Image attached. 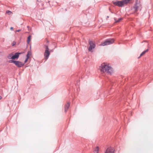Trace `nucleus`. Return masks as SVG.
<instances>
[{
    "mask_svg": "<svg viewBox=\"0 0 153 153\" xmlns=\"http://www.w3.org/2000/svg\"><path fill=\"white\" fill-rule=\"evenodd\" d=\"M100 69V71L103 72H105L110 74L111 73L112 68L104 63L101 64Z\"/></svg>",
    "mask_w": 153,
    "mask_h": 153,
    "instance_id": "1",
    "label": "nucleus"
},
{
    "mask_svg": "<svg viewBox=\"0 0 153 153\" xmlns=\"http://www.w3.org/2000/svg\"><path fill=\"white\" fill-rule=\"evenodd\" d=\"M141 4L138 1H136L133 7L131 8V10L134 13H136L139 9Z\"/></svg>",
    "mask_w": 153,
    "mask_h": 153,
    "instance_id": "2",
    "label": "nucleus"
},
{
    "mask_svg": "<svg viewBox=\"0 0 153 153\" xmlns=\"http://www.w3.org/2000/svg\"><path fill=\"white\" fill-rule=\"evenodd\" d=\"M8 62L10 63H13L18 68H21L24 65V63H23L22 62L18 61L10 60Z\"/></svg>",
    "mask_w": 153,
    "mask_h": 153,
    "instance_id": "3",
    "label": "nucleus"
},
{
    "mask_svg": "<svg viewBox=\"0 0 153 153\" xmlns=\"http://www.w3.org/2000/svg\"><path fill=\"white\" fill-rule=\"evenodd\" d=\"M114 39H106L105 41L102 43V45L104 46L112 44L114 42Z\"/></svg>",
    "mask_w": 153,
    "mask_h": 153,
    "instance_id": "4",
    "label": "nucleus"
},
{
    "mask_svg": "<svg viewBox=\"0 0 153 153\" xmlns=\"http://www.w3.org/2000/svg\"><path fill=\"white\" fill-rule=\"evenodd\" d=\"M88 43L90 45L88 50L89 51L92 52V49H94L95 47V45L93 41L90 40H89Z\"/></svg>",
    "mask_w": 153,
    "mask_h": 153,
    "instance_id": "5",
    "label": "nucleus"
},
{
    "mask_svg": "<svg viewBox=\"0 0 153 153\" xmlns=\"http://www.w3.org/2000/svg\"><path fill=\"white\" fill-rule=\"evenodd\" d=\"M50 54V52L49 51L45 50L44 53V56L45 61L47 60Z\"/></svg>",
    "mask_w": 153,
    "mask_h": 153,
    "instance_id": "6",
    "label": "nucleus"
},
{
    "mask_svg": "<svg viewBox=\"0 0 153 153\" xmlns=\"http://www.w3.org/2000/svg\"><path fill=\"white\" fill-rule=\"evenodd\" d=\"M113 4L116 6L119 7L123 6V2L122 1H113Z\"/></svg>",
    "mask_w": 153,
    "mask_h": 153,
    "instance_id": "7",
    "label": "nucleus"
},
{
    "mask_svg": "<svg viewBox=\"0 0 153 153\" xmlns=\"http://www.w3.org/2000/svg\"><path fill=\"white\" fill-rule=\"evenodd\" d=\"M22 53V52H17L14 55H13V54L12 56L13 59L15 60L16 59H18L19 57V55Z\"/></svg>",
    "mask_w": 153,
    "mask_h": 153,
    "instance_id": "8",
    "label": "nucleus"
},
{
    "mask_svg": "<svg viewBox=\"0 0 153 153\" xmlns=\"http://www.w3.org/2000/svg\"><path fill=\"white\" fill-rule=\"evenodd\" d=\"M114 150L111 147L108 148L106 150L105 153H114Z\"/></svg>",
    "mask_w": 153,
    "mask_h": 153,
    "instance_id": "9",
    "label": "nucleus"
},
{
    "mask_svg": "<svg viewBox=\"0 0 153 153\" xmlns=\"http://www.w3.org/2000/svg\"><path fill=\"white\" fill-rule=\"evenodd\" d=\"M70 106V104L69 102H68L65 105V111L66 112Z\"/></svg>",
    "mask_w": 153,
    "mask_h": 153,
    "instance_id": "10",
    "label": "nucleus"
},
{
    "mask_svg": "<svg viewBox=\"0 0 153 153\" xmlns=\"http://www.w3.org/2000/svg\"><path fill=\"white\" fill-rule=\"evenodd\" d=\"M130 0H122L123 2V6L124 4H127L128 3Z\"/></svg>",
    "mask_w": 153,
    "mask_h": 153,
    "instance_id": "11",
    "label": "nucleus"
},
{
    "mask_svg": "<svg viewBox=\"0 0 153 153\" xmlns=\"http://www.w3.org/2000/svg\"><path fill=\"white\" fill-rule=\"evenodd\" d=\"M13 55V53H11L8 54L7 56V57L9 59H13L12 56Z\"/></svg>",
    "mask_w": 153,
    "mask_h": 153,
    "instance_id": "12",
    "label": "nucleus"
},
{
    "mask_svg": "<svg viewBox=\"0 0 153 153\" xmlns=\"http://www.w3.org/2000/svg\"><path fill=\"white\" fill-rule=\"evenodd\" d=\"M99 151V148L97 146L96 147L94 150V153H98Z\"/></svg>",
    "mask_w": 153,
    "mask_h": 153,
    "instance_id": "13",
    "label": "nucleus"
},
{
    "mask_svg": "<svg viewBox=\"0 0 153 153\" xmlns=\"http://www.w3.org/2000/svg\"><path fill=\"white\" fill-rule=\"evenodd\" d=\"M123 19V18H120L118 20H116V18H114V20L115 21V23L118 22H120V21L122 20Z\"/></svg>",
    "mask_w": 153,
    "mask_h": 153,
    "instance_id": "14",
    "label": "nucleus"
},
{
    "mask_svg": "<svg viewBox=\"0 0 153 153\" xmlns=\"http://www.w3.org/2000/svg\"><path fill=\"white\" fill-rule=\"evenodd\" d=\"M31 36L30 35L28 37L27 40V44H29L30 42V41Z\"/></svg>",
    "mask_w": 153,
    "mask_h": 153,
    "instance_id": "15",
    "label": "nucleus"
},
{
    "mask_svg": "<svg viewBox=\"0 0 153 153\" xmlns=\"http://www.w3.org/2000/svg\"><path fill=\"white\" fill-rule=\"evenodd\" d=\"M31 55V53L30 51H28L27 52V53L26 55V57H29H29Z\"/></svg>",
    "mask_w": 153,
    "mask_h": 153,
    "instance_id": "16",
    "label": "nucleus"
},
{
    "mask_svg": "<svg viewBox=\"0 0 153 153\" xmlns=\"http://www.w3.org/2000/svg\"><path fill=\"white\" fill-rule=\"evenodd\" d=\"M44 48L45 49V50L49 51V49L48 48V45H44Z\"/></svg>",
    "mask_w": 153,
    "mask_h": 153,
    "instance_id": "17",
    "label": "nucleus"
},
{
    "mask_svg": "<svg viewBox=\"0 0 153 153\" xmlns=\"http://www.w3.org/2000/svg\"><path fill=\"white\" fill-rule=\"evenodd\" d=\"M6 13H8L9 15H10L12 13V12L11 11H9L8 10H7L6 11Z\"/></svg>",
    "mask_w": 153,
    "mask_h": 153,
    "instance_id": "18",
    "label": "nucleus"
},
{
    "mask_svg": "<svg viewBox=\"0 0 153 153\" xmlns=\"http://www.w3.org/2000/svg\"><path fill=\"white\" fill-rule=\"evenodd\" d=\"M28 59H29V57H26V58L25 59V62H24V63H26L27 62V60Z\"/></svg>",
    "mask_w": 153,
    "mask_h": 153,
    "instance_id": "19",
    "label": "nucleus"
},
{
    "mask_svg": "<svg viewBox=\"0 0 153 153\" xmlns=\"http://www.w3.org/2000/svg\"><path fill=\"white\" fill-rule=\"evenodd\" d=\"M145 52L144 51H143V52L141 53L140 54V56H142V55H143V54H144V53H145Z\"/></svg>",
    "mask_w": 153,
    "mask_h": 153,
    "instance_id": "20",
    "label": "nucleus"
},
{
    "mask_svg": "<svg viewBox=\"0 0 153 153\" xmlns=\"http://www.w3.org/2000/svg\"><path fill=\"white\" fill-rule=\"evenodd\" d=\"M16 42H14L12 44V46H13L15 45H16Z\"/></svg>",
    "mask_w": 153,
    "mask_h": 153,
    "instance_id": "21",
    "label": "nucleus"
},
{
    "mask_svg": "<svg viewBox=\"0 0 153 153\" xmlns=\"http://www.w3.org/2000/svg\"><path fill=\"white\" fill-rule=\"evenodd\" d=\"M21 30V29H19L18 30H17L15 31V33H16V32H19Z\"/></svg>",
    "mask_w": 153,
    "mask_h": 153,
    "instance_id": "22",
    "label": "nucleus"
},
{
    "mask_svg": "<svg viewBox=\"0 0 153 153\" xmlns=\"http://www.w3.org/2000/svg\"><path fill=\"white\" fill-rule=\"evenodd\" d=\"M148 51V49H147L146 50L144 51L145 52V53H146Z\"/></svg>",
    "mask_w": 153,
    "mask_h": 153,
    "instance_id": "23",
    "label": "nucleus"
},
{
    "mask_svg": "<svg viewBox=\"0 0 153 153\" xmlns=\"http://www.w3.org/2000/svg\"><path fill=\"white\" fill-rule=\"evenodd\" d=\"M13 27H11L10 28V29L11 30H13Z\"/></svg>",
    "mask_w": 153,
    "mask_h": 153,
    "instance_id": "24",
    "label": "nucleus"
},
{
    "mask_svg": "<svg viewBox=\"0 0 153 153\" xmlns=\"http://www.w3.org/2000/svg\"><path fill=\"white\" fill-rule=\"evenodd\" d=\"M2 99V97L0 96V100H1Z\"/></svg>",
    "mask_w": 153,
    "mask_h": 153,
    "instance_id": "25",
    "label": "nucleus"
},
{
    "mask_svg": "<svg viewBox=\"0 0 153 153\" xmlns=\"http://www.w3.org/2000/svg\"><path fill=\"white\" fill-rule=\"evenodd\" d=\"M109 18V16H107V18Z\"/></svg>",
    "mask_w": 153,
    "mask_h": 153,
    "instance_id": "26",
    "label": "nucleus"
},
{
    "mask_svg": "<svg viewBox=\"0 0 153 153\" xmlns=\"http://www.w3.org/2000/svg\"><path fill=\"white\" fill-rule=\"evenodd\" d=\"M111 13H113V12H111Z\"/></svg>",
    "mask_w": 153,
    "mask_h": 153,
    "instance_id": "27",
    "label": "nucleus"
}]
</instances>
